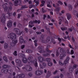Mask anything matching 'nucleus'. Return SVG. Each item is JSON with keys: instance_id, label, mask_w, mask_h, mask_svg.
Returning <instances> with one entry per match:
<instances>
[{"instance_id": "obj_1", "label": "nucleus", "mask_w": 78, "mask_h": 78, "mask_svg": "<svg viewBox=\"0 0 78 78\" xmlns=\"http://www.w3.org/2000/svg\"><path fill=\"white\" fill-rule=\"evenodd\" d=\"M7 37L9 39H11L12 41V43L10 44L11 46L12 47H14L16 44L17 43V40H16V34L13 33H11L7 35Z\"/></svg>"}, {"instance_id": "obj_2", "label": "nucleus", "mask_w": 78, "mask_h": 78, "mask_svg": "<svg viewBox=\"0 0 78 78\" xmlns=\"http://www.w3.org/2000/svg\"><path fill=\"white\" fill-rule=\"evenodd\" d=\"M32 59H33V57H30L28 58V59H27L26 58H24L22 59V61L23 63L26 64L28 62L29 63L31 62V63H35L34 66L37 69V60L35 59L34 61H32Z\"/></svg>"}, {"instance_id": "obj_3", "label": "nucleus", "mask_w": 78, "mask_h": 78, "mask_svg": "<svg viewBox=\"0 0 78 78\" xmlns=\"http://www.w3.org/2000/svg\"><path fill=\"white\" fill-rule=\"evenodd\" d=\"M60 51L62 54L60 55L59 58L61 59H62L63 58H64L66 56V52L64 51L63 49L62 48H60Z\"/></svg>"}, {"instance_id": "obj_4", "label": "nucleus", "mask_w": 78, "mask_h": 78, "mask_svg": "<svg viewBox=\"0 0 78 78\" xmlns=\"http://www.w3.org/2000/svg\"><path fill=\"white\" fill-rule=\"evenodd\" d=\"M6 5H8L7 3H5V4H3L2 5V7L4 9L5 11H7L8 12H9V11H11L12 10V7H9L8 8H6Z\"/></svg>"}, {"instance_id": "obj_5", "label": "nucleus", "mask_w": 78, "mask_h": 78, "mask_svg": "<svg viewBox=\"0 0 78 78\" xmlns=\"http://www.w3.org/2000/svg\"><path fill=\"white\" fill-rule=\"evenodd\" d=\"M13 31L15 32V33H16L17 34H19V35H21L22 34V32L20 31L19 29L17 28H14L13 30Z\"/></svg>"}, {"instance_id": "obj_6", "label": "nucleus", "mask_w": 78, "mask_h": 78, "mask_svg": "<svg viewBox=\"0 0 78 78\" xmlns=\"http://www.w3.org/2000/svg\"><path fill=\"white\" fill-rule=\"evenodd\" d=\"M5 14H3L2 15V17H1V22L4 24V25H5Z\"/></svg>"}, {"instance_id": "obj_7", "label": "nucleus", "mask_w": 78, "mask_h": 78, "mask_svg": "<svg viewBox=\"0 0 78 78\" xmlns=\"http://www.w3.org/2000/svg\"><path fill=\"white\" fill-rule=\"evenodd\" d=\"M44 73V71L42 70H37L35 72V74L37 76L41 75Z\"/></svg>"}, {"instance_id": "obj_8", "label": "nucleus", "mask_w": 78, "mask_h": 78, "mask_svg": "<svg viewBox=\"0 0 78 78\" xmlns=\"http://www.w3.org/2000/svg\"><path fill=\"white\" fill-rule=\"evenodd\" d=\"M19 41L20 43L21 44L27 43V41H24V40H23V38L22 37V36H21L19 37Z\"/></svg>"}, {"instance_id": "obj_9", "label": "nucleus", "mask_w": 78, "mask_h": 78, "mask_svg": "<svg viewBox=\"0 0 78 78\" xmlns=\"http://www.w3.org/2000/svg\"><path fill=\"white\" fill-rule=\"evenodd\" d=\"M15 62L19 66V67H22L23 65L22 64V62L19 59H16L15 60Z\"/></svg>"}, {"instance_id": "obj_10", "label": "nucleus", "mask_w": 78, "mask_h": 78, "mask_svg": "<svg viewBox=\"0 0 78 78\" xmlns=\"http://www.w3.org/2000/svg\"><path fill=\"white\" fill-rule=\"evenodd\" d=\"M77 67V65H74L73 66V68L70 67L69 69V70L70 73H72L73 71V69H76Z\"/></svg>"}, {"instance_id": "obj_11", "label": "nucleus", "mask_w": 78, "mask_h": 78, "mask_svg": "<svg viewBox=\"0 0 78 78\" xmlns=\"http://www.w3.org/2000/svg\"><path fill=\"white\" fill-rule=\"evenodd\" d=\"M23 69H26V70H29V71L32 70V68H31V67L30 66H27L25 67H23Z\"/></svg>"}, {"instance_id": "obj_12", "label": "nucleus", "mask_w": 78, "mask_h": 78, "mask_svg": "<svg viewBox=\"0 0 78 78\" xmlns=\"http://www.w3.org/2000/svg\"><path fill=\"white\" fill-rule=\"evenodd\" d=\"M49 41H50V38H47L46 40L45 39L41 40V42L44 44H45L47 42H49Z\"/></svg>"}, {"instance_id": "obj_13", "label": "nucleus", "mask_w": 78, "mask_h": 78, "mask_svg": "<svg viewBox=\"0 0 78 78\" xmlns=\"http://www.w3.org/2000/svg\"><path fill=\"white\" fill-rule=\"evenodd\" d=\"M7 26L9 28H11L12 27V23L11 21H9L7 24Z\"/></svg>"}, {"instance_id": "obj_14", "label": "nucleus", "mask_w": 78, "mask_h": 78, "mask_svg": "<svg viewBox=\"0 0 78 78\" xmlns=\"http://www.w3.org/2000/svg\"><path fill=\"white\" fill-rule=\"evenodd\" d=\"M38 60L40 62H43L44 61V58L41 56L38 57Z\"/></svg>"}, {"instance_id": "obj_15", "label": "nucleus", "mask_w": 78, "mask_h": 78, "mask_svg": "<svg viewBox=\"0 0 78 78\" xmlns=\"http://www.w3.org/2000/svg\"><path fill=\"white\" fill-rule=\"evenodd\" d=\"M4 48L5 49H7V48L8 50H10V47L9 46L8 43H5L4 44Z\"/></svg>"}, {"instance_id": "obj_16", "label": "nucleus", "mask_w": 78, "mask_h": 78, "mask_svg": "<svg viewBox=\"0 0 78 78\" xmlns=\"http://www.w3.org/2000/svg\"><path fill=\"white\" fill-rule=\"evenodd\" d=\"M39 51L41 53L44 52V48L42 46H40L39 47Z\"/></svg>"}, {"instance_id": "obj_17", "label": "nucleus", "mask_w": 78, "mask_h": 78, "mask_svg": "<svg viewBox=\"0 0 78 78\" xmlns=\"http://www.w3.org/2000/svg\"><path fill=\"white\" fill-rule=\"evenodd\" d=\"M25 77V74H20L16 76L17 78H23Z\"/></svg>"}, {"instance_id": "obj_18", "label": "nucleus", "mask_w": 78, "mask_h": 78, "mask_svg": "<svg viewBox=\"0 0 78 78\" xmlns=\"http://www.w3.org/2000/svg\"><path fill=\"white\" fill-rule=\"evenodd\" d=\"M67 19L69 20L71 18L72 16H71V14L69 13H67L66 14Z\"/></svg>"}, {"instance_id": "obj_19", "label": "nucleus", "mask_w": 78, "mask_h": 78, "mask_svg": "<svg viewBox=\"0 0 78 78\" xmlns=\"http://www.w3.org/2000/svg\"><path fill=\"white\" fill-rule=\"evenodd\" d=\"M11 66L8 65H4L2 66V68L4 69H7V68H10Z\"/></svg>"}, {"instance_id": "obj_20", "label": "nucleus", "mask_w": 78, "mask_h": 78, "mask_svg": "<svg viewBox=\"0 0 78 78\" xmlns=\"http://www.w3.org/2000/svg\"><path fill=\"white\" fill-rule=\"evenodd\" d=\"M50 3H51V1L50 0L49 1H48L47 2V6L48 7H49V8H51V6L50 5Z\"/></svg>"}, {"instance_id": "obj_21", "label": "nucleus", "mask_w": 78, "mask_h": 78, "mask_svg": "<svg viewBox=\"0 0 78 78\" xmlns=\"http://www.w3.org/2000/svg\"><path fill=\"white\" fill-rule=\"evenodd\" d=\"M43 66L41 64H40V67L41 69H44L45 67H46V64L44 63H43Z\"/></svg>"}, {"instance_id": "obj_22", "label": "nucleus", "mask_w": 78, "mask_h": 78, "mask_svg": "<svg viewBox=\"0 0 78 78\" xmlns=\"http://www.w3.org/2000/svg\"><path fill=\"white\" fill-rule=\"evenodd\" d=\"M2 72L4 73H7L8 72V70L7 69H2Z\"/></svg>"}, {"instance_id": "obj_23", "label": "nucleus", "mask_w": 78, "mask_h": 78, "mask_svg": "<svg viewBox=\"0 0 78 78\" xmlns=\"http://www.w3.org/2000/svg\"><path fill=\"white\" fill-rule=\"evenodd\" d=\"M33 27V23L31 21L29 22V28H32Z\"/></svg>"}, {"instance_id": "obj_24", "label": "nucleus", "mask_w": 78, "mask_h": 78, "mask_svg": "<svg viewBox=\"0 0 78 78\" xmlns=\"http://www.w3.org/2000/svg\"><path fill=\"white\" fill-rule=\"evenodd\" d=\"M73 30V27H71V28H69L68 30L69 32H72V31Z\"/></svg>"}, {"instance_id": "obj_25", "label": "nucleus", "mask_w": 78, "mask_h": 78, "mask_svg": "<svg viewBox=\"0 0 78 78\" xmlns=\"http://www.w3.org/2000/svg\"><path fill=\"white\" fill-rule=\"evenodd\" d=\"M69 8V11H72V6L70 5H68Z\"/></svg>"}, {"instance_id": "obj_26", "label": "nucleus", "mask_w": 78, "mask_h": 78, "mask_svg": "<svg viewBox=\"0 0 78 78\" xmlns=\"http://www.w3.org/2000/svg\"><path fill=\"white\" fill-rule=\"evenodd\" d=\"M26 52L27 53H31L33 52V51L31 50L28 49L26 51Z\"/></svg>"}, {"instance_id": "obj_27", "label": "nucleus", "mask_w": 78, "mask_h": 78, "mask_svg": "<svg viewBox=\"0 0 78 78\" xmlns=\"http://www.w3.org/2000/svg\"><path fill=\"white\" fill-rule=\"evenodd\" d=\"M45 3V1H41V4L40 5V6L42 7V6H43L44 5V4Z\"/></svg>"}, {"instance_id": "obj_28", "label": "nucleus", "mask_w": 78, "mask_h": 78, "mask_svg": "<svg viewBox=\"0 0 78 78\" xmlns=\"http://www.w3.org/2000/svg\"><path fill=\"white\" fill-rule=\"evenodd\" d=\"M3 59L5 61V62H8V58L6 57L5 56L3 57Z\"/></svg>"}, {"instance_id": "obj_29", "label": "nucleus", "mask_w": 78, "mask_h": 78, "mask_svg": "<svg viewBox=\"0 0 78 78\" xmlns=\"http://www.w3.org/2000/svg\"><path fill=\"white\" fill-rule=\"evenodd\" d=\"M19 3V1L17 0H16L15 2V3L14 5L15 6H17V4Z\"/></svg>"}, {"instance_id": "obj_30", "label": "nucleus", "mask_w": 78, "mask_h": 78, "mask_svg": "<svg viewBox=\"0 0 78 78\" xmlns=\"http://www.w3.org/2000/svg\"><path fill=\"white\" fill-rule=\"evenodd\" d=\"M48 66L49 67H51L53 66V63L51 62H50L48 63Z\"/></svg>"}, {"instance_id": "obj_31", "label": "nucleus", "mask_w": 78, "mask_h": 78, "mask_svg": "<svg viewBox=\"0 0 78 78\" xmlns=\"http://www.w3.org/2000/svg\"><path fill=\"white\" fill-rule=\"evenodd\" d=\"M8 72H9V74H11L12 72V69H9Z\"/></svg>"}, {"instance_id": "obj_32", "label": "nucleus", "mask_w": 78, "mask_h": 78, "mask_svg": "<svg viewBox=\"0 0 78 78\" xmlns=\"http://www.w3.org/2000/svg\"><path fill=\"white\" fill-rule=\"evenodd\" d=\"M68 40H70V38H69V35H66L65 37H64V39H67Z\"/></svg>"}, {"instance_id": "obj_33", "label": "nucleus", "mask_w": 78, "mask_h": 78, "mask_svg": "<svg viewBox=\"0 0 78 78\" xmlns=\"http://www.w3.org/2000/svg\"><path fill=\"white\" fill-rule=\"evenodd\" d=\"M40 39L41 40L44 39V35L43 34L41 35Z\"/></svg>"}, {"instance_id": "obj_34", "label": "nucleus", "mask_w": 78, "mask_h": 78, "mask_svg": "<svg viewBox=\"0 0 78 78\" xmlns=\"http://www.w3.org/2000/svg\"><path fill=\"white\" fill-rule=\"evenodd\" d=\"M68 63L69 61H67V60H65V61L64 62L63 64L65 65V66H66V64H67Z\"/></svg>"}, {"instance_id": "obj_35", "label": "nucleus", "mask_w": 78, "mask_h": 78, "mask_svg": "<svg viewBox=\"0 0 78 78\" xmlns=\"http://www.w3.org/2000/svg\"><path fill=\"white\" fill-rule=\"evenodd\" d=\"M51 75V73H47L46 75L47 77L48 78V77H50Z\"/></svg>"}, {"instance_id": "obj_36", "label": "nucleus", "mask_w": 78, "mask_h": 78, "mask_svg": "<svg viewBox=\"0 0 78 78\" xmlns=\"http://www.w3.org/2000/svg\"><path fill=\"white\" fill-rule=\"evenodd\" d=\"M45 28H46V29L47 30V33H50V29L48 28H47V27H45Z\"/></svg>"}, {"instance_id": "obj_37", "label": "nucleus", "mask_w": 78, "mask_h": 78, "mask_svg": "<svg viewBox=\"0 0 78 78\" xmlns=\"http://www.w3.org/2000/svg\"><path fill=\"white\" fill-rule=\"evenodd\" d=\"M57 72H58V70H56L54 72L52 73V74L53 75H56L57 73Z\"/></svg>"}, {"instance_id": "obj_38", "label": "nucleus", "mask_w": 78, "mask_h": 78, "mask_svg": "<svg viewBox=\"0 0 78 78\" xmlns=\"http://www.w3.org/2000/svg\"><path fill=\"white\" fill-rule=\"evenodd\" d=\"M43 56L45 57L46 56H50V54H44Z\"/></svg>"}, {"instance_id": "obj_39", "label": "nucleus", "mask_w": 78, "mask_h": 78, "mask_svg": "<svg viewBox=\"0 0 78 78\" xmlns=\"http://www.w3.org/2000/svg\"><path fill=\"white\" fill-rule=\"evenodd\" d=\"M59 55V52H58V51H57L56 53V56L57 57H58Z\"/></svg>"}, {"instance_id": "obj_40", "label": "nucleus", "mask_w": 78, "mask_h": 78, "mask_svg": "<svg viewBox=\"0 0 78 78\" xmlns=\"http://www.w3.org/2000/svg\"><path fill=\"white\" fill-rule=\"evenodd\" d=\"M34 22L35 23H38V24H39V23H40V22H40V21L39 20L37 21V20H36L35 21H34Z\"/></svg>"}, {"instance_id": "obj_41", "label": "nucleus", "mask_w": 78, "mask_h": 78, "mask_svg": "<svg viewBox=\"0 0 78 78\" xmlns=\"http://www.w3.org/2000/svg\"><path fill=\"white\" fill-rule=\"evenodd\" d=\"M61 29L62 31H64V30H67V28H66V27H61Z\"/></svg>"}, {"instance_id": "obj_42", "label": "nucleus", "mask_w": 78, "mask_h": 78, "mask_svg": "<svg viewBox=\"0 0 78 78\" xmlns=\"http://www.w3.org/2000/svg\"><path fill=\"white\" fill-rule=\"evenodd\" d=\"M46 61L47 62H50L51 61V59L50 58H48L46 59Z\"/></svg>"}, {"instance_id": "obj_43", "label": "nucleus", "mask_w": 78, "mask_h": 78, "mask_svg": "<svg viewBox=\"0 0 78 78\" xmlns=\"http://www.w3.org/2000/svg\"><path fill=\"white\" fill-rule=\"evenodd\" d=\"M13 55L14 56H17V51H14V52L13 53Z\"/></svg>"}, {"instance_id": "obj_44", "label": "nucleus", "mask_w": 78, "mask_h": 78, "mask_svg": "<svg viewBox=\"0 0 78 78\" xmlns=\"http://www.w3.org/2000/svg\"><path fill=\"white\" fill-rule=\"evenodd\" d=\"M19 55H20V56H22L23 58H24L25 57V55L22 53H20L19 54Z\"/></svg>"}, {"instance_id": "obj_45", "label": "nucleus", "mask_w": 78, "mask_h": 78, "mask_svg": "<svg viewBox=\"0 0 78 78\" xmlns=\"http://www.w3.org/2000/svg\"><path fill=\"white\" fill-rule=\"evenodd\" d=\"M34 2L35 3H36L37 5H38L39 3V1H36V0H34Z\"/></svg>"}, {"instance_id": "obj_46", "label": "nucleus", "mask_w": 78, "mask_h": 78, "mask_svg": "<svg viewBox=\"0 0 78 78\" xmlns=\"http://www.w3.org/2000/svg\"><path fill=\"white\" fill-rule=\"evenodd\" d=\"M58 63L59 65H60V66H62V63L61 62V61H58Z\"/></svg>"}, {"instance_id": "obj_47", "label": "nucleus", "mask_w": 78, "mask_h": 78, "mask_svg": "<svg viewBox=\"0 0 78 78\" xmlns=\"http://www.w3.org/2000/svg\"><path fill=\"white\" fill-rule=\"evenodd\" d=\"M74 53V51H73V50H72L71 51V53H70L71 55H73Z\"/></svg>"}, {"instance_id": "obj_48", "label": "nucleus", "mask_w": 78, "mask_h": 78, "mask_svg": "<svg viewBox=\"0 0 78 78\" xmlns=\"http://www.w3.org/2000/svg\"><path fill=\"white\" fill-rule=\"evenodd\" d=\"M78 6V2H76L74 6H75V8H77Z\"/></svg>"}, {"instance_id": "obj_49", "label": "nucleus", "mask_w": 78, "mask_h": 78, "mask_svg": "<svg viewBox=\"0 0 78 78\" xmlns=\"http://www.w3.org/2000/svg\"><path fill=\"white\" fill-rule=\"evenodd\" d=\"M77 13V12L76 11V10H74L73 12V14L74 15H76V14Z\"/></svg>"}, {"instance_id": "obj_50", "label": "nucleus", "mask_w": 78, "mask_h": 78, "mask_svg": "<svg viewBox=\"0 0 78 78\" xmlns=\"http://www.w3.org/2000/svg\"><path fill=\"white\" fill-rule=\"evenodd\" d=\"M28 75L30 77L33 76V74L31 73H30L28 74Z\"/></svg>"}, {"instance_id": "obj_51", "label": "nucleus", "mask_w": 78, "mask_h": 78, "mask_svg": "<svg viewBox=\"0 0 78 78\" xmlns=\"http://www.w3.org/2000/svg\"><path fill=\"white\" fill-rule=\"evenodd\" d=\"M21 8H27L28 7L26 5H23L22 6Z\"/></svg>"}, {"instance_id": "obj_52", "label": "nucleus", "mask_w": 78, "mask_h": 78, "mask_svg": "<svg viewBox=\"0 0 78 78\" xmlns=\"http://www.w3.org/2000/svg\"><path fill=\"white\" fill-rule=\"evenodd\" d=\"M21 48L22 49H23L24 48H25V45H23L21 46Z\"/></svg>"}, {"instance_id": "obj_53", "label": "nucleus", "mask_w": 78, "mask_h": 78, "mask_svg": "<svg viewBox=\"0 0 78 78\" xmlns=\"http://www.w3.org/2000/svg\"><path fill=\"white\" fill-rule=\"evenodd\" d=\"M18 19H20V17H21L22 16V15H21V14H18Z\"/></svg>"}, {"instance_id": "obj_54", "label": "nucleus", "mask_w": 78, "mask_h": 78, "mask_svg": "<svg viewBox=\"0 0 78 78\" xmlns=\"http://www.w3.org/2000/svg\"><path fill=\"white\" fill-rule=\"evenodd\" d=\"M24 31L25 33H28V29L27 28H25L24 29Z\"/></svg>"}, {"instance_id": "obj_55", "label": "nucleus", "mask_w": 78, "mask_h": 78, "mask_svg": "<svg viewBox=\"0 0 78 78\" xmlns=\"http://www.w3.org/2000/svg\"><path fill=\"white\" fill-rule=\"evenodd\" d=\"M69 59H70V58L69 57H67L66 58V60L67 61H69Z\"/></svg>"}, {"instance_id": "obj_56", "label": "nucleus", "mask_w": 78, "mask_h": 78, "mask_svg": "<svg viewBox=\"0 0 78 78\" xmlns=\"http://www.w3.org/2000/svg\"><path fill=\"white\" fill-rule=\"evenodd\" d=\"M36 33L37 34H42V33L39 32H37Z\"/></svg>"}, {"instance_id": "obj_57", "label": "nucleus", "mask_w": 78, "mask_h": 78, "mask_svg": "<svg viewBox=\"0 0 78 78\" xmlns=\"http://www.w3.org/2000/svg\"><path fill=\"white\" fill-rule=\"evenodd\" d=\"M58 2L59 4H60V5H62V2H61L60 1H59Z\"/></svg>"}, {"instance_id": "obj_58", "label": "nucleus", "mask_w": 78, "mask_h": 78, "mask_svg": "<svg viewBox=\"0 0 78 78\" xmlns=\"http://www.w3.org/2000/svg\"><path fill=\"white\" fill-rule=\"evenodd\" d=\"M65 23L66 24H67V25H68V21H67V20H65Z\"/></svg>"}, {"instance_id": "obj_59", "label": "nucleus", "mask_w": 78, "mask_h": 78, "mask_svg": "<svg viewBox=\"0 0 78 78\" xmlns=\"http://www.w3.org/2000/svg\"><path fill=\"white\" fill-rule=\"evenodd\" d=\"M12 16V13H10L9 14V16Z\"/></svg>"}, {"instance_id": "obj_60", "label": "nucleus", "mask_w": 78, "mask_h": 78, "mask_svg": "<svg viewBox=\"0 0 78 78\" xmlns=\"http://www.w3.org/2000/svg\"><path fill=\"white\" fill-rule=\"evenodd\" d=\"M16 22H14L13 23V25H14V26L15 27H16Z\"/></svg>"}, {"instance_id": "obj_61", "label": "nucleus", "mask_w": 78, "mask_h": 78, "mask_svg": "<svg viewBox=\"0 0 78 78\" xmlns=\"http://www.w3.org/2000/svg\"><path fill=\"white\" fill-rule=\"evenodd\" d=\"M46 50L48 53H51V51H50L48 49H47Z\"/></svg>"}, {"instance_id": "obj_62", "label": "nucleus", "mask_w": 78, "mask_h": 78, "mask_svg": "<svg viewBox=\"0 0 78 78\" xmlns=\"http://www.w3.org/2000/svg\"><path fill=\"white\" fill-rule=\"evenodd\" d=\"M9 5H10V6H12V2H9Z\"/></svg>"}, {"instance_id": "obj_63", "label": "nucleus", "mask_w": 78, "mask_h": 78, "mask_svg": "<svg viewBox=\"0 0 78 78\" xmlns=\"http://www.w3.org/2000/svg\"><path fill=\"white\" fill-rule=\"evenodd\" d=\"M5 42V41H0V43L1 44H4V43Z\"/></svg>"}, {"instance_id": "obj_64", "label": "nucleus", "mask_w": 78, "mask_h": 78, "mask_svg": "<svg viewBox=\"0 0 78 78\" xmlns=\"http://www.w3.org/2000/svg\"><path fill=\"white\" fill-rule=\"evenodd\" d=\"M53 61L54 64H56V61L55 60L53 59Z\"/></svg>"}]
</instances>
